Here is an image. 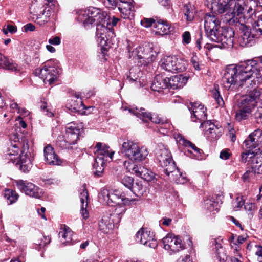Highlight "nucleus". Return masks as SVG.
Masks as SVG:
<instances>
[{
	"mask_svg": "<svg viewBox=\"0 0 262 262\" xmlns=\"http://www.w3.org/2000/svg\"><path fill=\"white\" fill-rule=\"evenodd\" d=\"M220 202L217 200V198L212 197L210 199H206L204 200V207L210 211H218L220 207Z\"/></svg>",
	"mask_w": 262,
	"mask_h": 262,
	"instance_id": "obj_40",
	"label": "nucleus"
},
{
	"mask_svg": "<svg viewBox=\"0 0 262 262\" xmlns=\"http://www.w3.org/2000/svg\"><path fill=\"white\" fill-rule=\"evenodd\" d=\"M123 204H120L117 205L116 208L115 209V213L113 214H110L111 217L115 219V217H117V220L115 221V223L117 224L119 223L121 219L122 215L126 211V208Z\"/></svg>",
	"mask_w": 262,
	"mask_h": 262,
	"instance_id": "obj_45",
	"label": "nucleus"
},
{
	"mask_svg": "<svg viewBox=\"0 0 262 262\" xmlns=\"http://www.w3.org/2000/svg\"><path fill=\"white\" fill-rule=\"evenodd\" d=\"M57 61L52 60L43 64L41 68H37L34 71L36 76L42 79L44 83L52 84L58 79L61 69L57 65Z\"/></svg>",
	"mask_w": 262,
	"mask_h": 262,
	"instance_id": "obj_6",
	"label": "nucleus"
},
{
	"mask_svg": "<svg viewBox=\"0 0 262 262\" xmlns=\"http://www.w3.org/2000/svg\"><path fill=\"white\" fill-rule=\"evenodd\" d=\"M176 139L180 144L191 149H188L187 151H185V155L198 160L202 158V154L203 153V151L198 148L193 143L185 139L181 135H179L176 138Z\"/></svg>",
	"mask_w": 262,
	"mask_h": 262,
	"instance_id": "obj_18",
	"label": "nucleus"
},
{
	"mask_svg": "<svg viewBox=\"0 0 262 262\" xmlns=\"http://www.w3.org/2000/svg\"><path fill=\"white\" fill-rule=\"evenodd\" d=\"M10 108L12 109H16L17 110V113L21 115H27L28 114V112L27 110L24 108H20L19 107L17 103L15 102H13L10 104Z\"/></svg>",
	"mask_w": 262,
	"mask_h": 262,
	"instance_id": "obj_62",
	"label": "nucleus"
},
{
	"mask_svg": "<svg viewBox=\"0 0 262 262\" xmlns=\"http://www.w3.org/2000/svg\"><path fill=\"white\" fill-rule=\"evenodd\" d=\"M230 7V5H227L220 2H214L211 4V9L215 13L222 14L226 12Z\"/></svg>",
	"mask_w": 262,
	"mask_h": 262,
	"instance_id": "obj_43",
	"label": "nucleus"
},
{
	"mask_svg": "<svg viewBox=\"0 0 262 262\" xmlns=\"http://www.w3.org/2000/svg\"><path fill=\"white\" fill-rule=\"evenodd\" d=\"M222 81L227 89L236 84L242 87L249 83L252 88L255 87L262 82V68L253 60L229 65L224 70Z\"/></svg>",
	"mask_w": 262,
	"mask_h": 262,
	"instance_id": "obj_1",
	"label": "nucleus"
},
{
	"mask_svg": "<svg viewBox=\"0 0 262 262\" xmlns=\"http://www.w3.org/2000/svg\"><path fill=\"white\" fill-rule=\"evenodd\" d=\"M109 148V146L107 145L98 142L94 148L95 150L94 151V152L97 154V157H104L105 160H107V158H109L111 160H112L114 152H110Z\"/></svg>",
	"mask_w": 262,
	"mask_h": 262,
	"instance_id": "obj_31",
	"label": "nucleus"
},
{
	"mask_svg": "<svg viewBox=\"0 0 262 262\" xmlns=\"http://www.w3.org/2000/svg\"><path fill=\"white\" fill-rule=\"evenodd\" d=\"M258 102L262 103V89L254 88L244 95L238 104L252 112Z\"/></svg>",
	"mask_w": 262,
	"mask_h": 262,
	"instance_id": "obj_11",
	"label": "nucleus"
},
{
	"mask_svg": "<svg viewBox=\"0 0 262 262\" xmlns=\"http://www.w3.org/2000/svg\"><path fill=\"white\" fill-rule=\"evenodd\" d=\"M120 151L131 161L137 162L143 161L148 154L146 148L140 147L137 143L127 139L124 140Z\"/></svg>",
	"mask_w": 262,
	"mask_h": 262,
	"instance_id": "obj_5",
	"label": "nucleus"
},
{
	"mask_svg": "<svg viewBox=\"0 0 262 262\" xmlns=\"http://www.w3.org/2000/svg\"><path fill=\"white\" fill-rule=\"evenodd\" d=\"M81 191L80 194V199L81 203L80 211L83 217L86 219L89 217V213L86 210L89 194L84 186H83Z\"/></svg>",
	"mask_w": 262,
	"mask_h": 262,
	"instance_id": "obj_35",
	"label": "nucleus"
},
{
	"mask_svg": "<svg viewBox=\"0 0 262 262\" xmlns=\"http://www.w3.org/2000/svg\"><path fill=\"white\" fill-rule=\"evenodd\" d=\"M212 95L213 97L215 99L216 102L218 104L219 106H223L225 103L224 101L221 97L219 91L215 89L212 91Z\"/></svg>",
	"mask_w": 262,
	"mask_h": 262,
	"instance_id": "obj_55",
	"label": "nucleus"
},
{
	"mask_svg": "<svg viewBox=\"0 0 262 262\" xmlns=\"http://www.w3.org/2000/svg\"><path fill=\"white\" fill-rule=\"evenodd\" d=\"M253 26L255 28L258 33L260 35H262V14L258 17L257 21H255L253 24Z\"/></svg>",
	"mask_w": 262,
	"mask_h": 262,
	"instance_id": "obj_61",
	"label": "nucleus"
},
{
	"mask_svg": "<svg viewBox=\"0 0 262 262\" xmlns=\"http://www.w3.org/2000/svg\"><path fill=\"white\" fill-rule=\"evenodd\" d=\"M191 41V35L189 31H185L182 34V43L184 45L189 44Z\"/></svg>",
	"mask_w": 262,
	"mask_h": 262,
	"instance_id": "obj_64",
	"label": "nucleus"
},
{
	"mask_svg": "<svg viewBox=\"0 0 262 262\" xmlns=\"http://www.w3.org/2000/svg\"><path fill=\"white\" fill-rule=\"evenodd\" d=\"M176 139L180 144L191 149H188L187 151H185V155L198 160L202 158V154L203 153V151L198 148L193 143L185 139L181 135H179L176 138Z\"/></svg>",
	"mask_w": 262,
	"mask_h": 262,
	"instance_id": "obj_19",
	"label": "nucleus"
},
{
	"mask_svg": "<svg viewBox=\"0 0 262 262\" xmlns=\"http://www.w3.org/2000/svg\"><path fill=\"white\" fill-rule=\"evenodd\" d=\"M16 184L18 189L25 192L26 195L35 198L40 197L41 191L34 184L23 180H17Z\"/></svg>",
	"mask_w": 262,
	"mask_h": 262,
	"instance_id": "obj_16",
	"label": "nucleus"
},
{
	"mask_svg": "<svg viewBox=\"0 0 262 262\" xmlns=\"http://www.w3.org/2000/svg\"><path fill=\"white\" fill-rule=\"evenodd\" d=\"M128 111L131 114L142 119L144 122H147L149 120L156 124L161 125L162 123L166 121L165 118L160 116L158 114H151L150 113H147L143 108H140V109L137 107L129 108Z\"/></svg>",
	"mask_w": 262,
	"mask_h": 262,
	"instance_id": "obj_13",
	"label": "nucleus"
},
{
	"mask_svg": "<svg viewBox=\"0 0 262 262\" xmlns=\"http://www.w3.org/2000/svg\"><path fill=\"white\" fill-rule=\"evenodd\" d=\"M59 237L60 242L64 246L73 245L74 241L73 239V232L71 229L65 225H63L59 232Z\"/></svg>",
	"mask_w": 262,
	"mask_h": 262,
	"instance_id": "obj_28",
	"label": "nucleus"
},
{
	"mask_svg": "<svg viewBox=\"0 0 262 262\" xmlns=\"http://www.w3.org/2000/svg\"><path fill=\"white\" fill-rule=\"evenodd\" d=\"M141 169L143 170L141 171V178L147 181H151L155 179V174L153 172L145 168H141Z\"/></svg>",
	"mask_w": 262,
	"mask_h": 262,
	"instance_id": "obj_49",
	"label": "nucleus"
},
{
	"mask_svg": "<svg viewBox=\"0 0 262 262\" xmlns=\"http://www.w3.org/2000/svg\"><path fill=\"white\" fill-rule=\"evenodd\" d=\"M167 88L173 90L183 88L187 83L188 78L182 75H176L170 78L167 77Z\"/></svg>",
	"mask_w": 262,
	"mask_h": 262,
	"instance_id": "obj_29",
	"label": "nucleus"
},
{
	"mask_svg": "<svg viewBox=\"0 0 262 262\" xmlns=\"http://www.w3.org/2000/svg\"><path fill=\"white\" fill-rule=\"evenodd\" d=\"M257 172H255L253 169L247 170L242 176V180L244 182H249L251 178L253 177Z\"/></svg>",
	"mask_w": 262,
	"mask_h": 262,
	"instance_id": "obj_59",
	"label": "nucleus"
},
{
	"mask_svg": "<svg viewBox=\"0 0 262 262\" xmlns=\"http://www.w3.org/2000/svg\"><path fill=\"white\" fill-rule=\"evenodd\" d=\"M254 152L255 151L247 150L246 152L242 153L241 155L242 161L244 163L250 162L252 158L254 156Z\"/></svg>",
	"mask_w": 262,
	"mask_h": 262,
	"instance_id": "obj_58",
	"label": "nucleus"
},
{
	"mask_svg": "<svg viewBox=\"0 0 262 262\" xmlns=\"http://www.w3.org/2000/svg\"><path fill=\"white\" fill-rule=\"evenodd\" d=\"M253 138L258 144H262V130L257 129L250 134V138Z\"/></svg>",
	"mask_w": 262,
	"mask_h": 262,
	"instance_id": "obj_54",
	"label": "nucleus"
},
{
	"mask_svg": "<svg viewBox=\"0 0 262 262\" xmlns=\"http://www.w3.org/2000/svg\"><path fill=\"white\" fill-rule=\"evenodd\" d=\"M160 132L163 134H167L168 132H172L173 128V126L167 119L160 125Z\"/></svg>",
	"mask_w": 262,
	"mask_h": 262,
	"instance_id": "obj_52",
	"label": "nucleus"
},
{
	"mask_svg": "<svg viewBox=\"0 0 262 262\" xmlns=\"http://www.w3.org/2000/svg\"><path fill=\"white\" fill-rule=\"evenodd\" d=\"M51 239V237L49 236H42V237L37 241L35 243V245H36V247H35L36 249L39 251L41 248H43L50 243Z\"/></svg>",
	"mask_w": 262,
	"mask_h": 262,
	"instance_id": "obj_48",
	"label": "nucleus"
},
{
	"mask_svg": "<svg viewBox=\"0 0 262 262\" xmlns=\"http://www.w3.org/2000/svg\"><path fill=\"white\" fill-rule=\"evenodd\" d=\"M178 170L179 169L178 168ZM170 174H171L172 176H175L176 177V179H173L176 181V182L177 183L179 184H184L186 182V179L185 177L183 175L182 173H181L180 171L179 172H170Z\"/></svg>",
	"mask_w": 262,
	"mask_h": 262,
	"instance_id": "obj_56",
	"label": "nucleus"
},
{
	"mask_svg": "<svg viewBox=\"0 0 262 262\" xmlns=\"http://www.w3.org/2000/svg\"><path fill=\"white\" fill-rule=\"evenodd\" d=\"M143 185L140 182L134 183L130 191L136 196L142 195L144 192Z\"/></svg>",
	"mask_w": 262,
	"mask_h": 262,
	"instance_id": "obj_50",
	"label": "nucleus"
},
{
	"mask_svg": "<svg viewBox=\"0 0 262 262\" xmlns=\"http://www.w3.org/2000/svg\"><path fill=\"white\" fill-rule=\"evenodd\" d=\"M136 238L138 243L150 248H155L158 245L154 232L148 228H141L136 233Z\"/></svg>",
	"mask_w": 262,
	"mask_h": 262,
	"instance_id": "obj_12",
	"label": "nucleus"
},
{
	"mask_svg": "<svg viewBox=\"0 0 262 262\" xmlns=\"http://www.w3.org/2000/svg\"><path fill=\"white\" fill-rule=\"evenodd\" d=\"M189 110L191 113V119L193 122L199 121L201 123L207 120L206 108L202 104L193 103L191 106L189 107Z\"/></svg>",
	"mask_w": 262,
	"mask_h": 262,
	"instance_id": "obj_24",
	"label": "nucleus"
},
{
	"mask_svg": "<svg viewBox=\"0 0 262 262\" xmlns=\"http://www.w3.org/2000/svg\"><path fill=\"white\" fill-rule=\"evenodd\" d=\"M213 244H215L216 249V255L220 262H227L228 257L227 255V251L223 247L221 244L214 240Z\"/></svg>",
	"mask_w": 262,
	"mask_h": 262,
	"instance_id": "obj_39",
	"label": "nucleus"
},
{
	"mask_svg": "<svg viewBox=\"0 0 262 262\" xmlns=\"http://www.w3.org/2000/svg\"><path fill=\"white\" fill-rule=\"evenodd\" d=\"M176 139L180 144L191 149H188L187 151H185V155L198 160L202 158V154L203 153V151L198 148L193 143L185 139L181 135H179L176 138Z\"/></svg>",
	"mask_w": 262,
	"mask_h": 262,
	"instance_id": "obj_20",
	"label": "nucleus"
},
{
	"mask_svg": "<svg viewBox=\"0 0 262 262\" xmlns=\"http://www.w3.org/2000/svg\"><path fill=\"white\" fill-rule=\"evenodd\" d=\"M0 67L20 74L23 73L25 69V66L13 62L1 53H0Z\"/></svg>",
	"mask_w": 262,
	"mask_h": 262,
	"instance_id": "obj_25",
	"label": "nucleus"
},
{
	"mask_svg": "<svg viewBox=\"0 0 262 262\" xmlns=\"http://www.w3.org/2000/svg\"><path fill=\"white\" fill-rule=\"evenodd\" d=\"M252 111L240 104H238V109L235 112V118L236 121L241 122L248 118Z\"/></svg>",
	"mask_w": 262,
	"mask_h": 262,
	"instance_id": "obj_41",
	"label": "nucleus"
},
{
	"mask_svg": "<svg viewBox=\"0 0 262 262\" xmlns=\"http://www.w3.org/2000/svg\"><path fill=\"white\" fill-rule=\"evenodd\" d=\"M226 21L231 26L238 27L241 31V36L238 38V42L239 46L243 47H250L252 45L255 38L260 35L257 30L252 26V28L245 25L243 22L242 17L236 18L234 14H229L226 17Z\"/></svg>",
	"mask_w": 262,
	"mask_h": 262,
	"instance_id": "obj_3",
	"label": "nucleus"
},
{
	"mask_svg": "<svg viewBox=\"0 0 262 262\" xmlns=\"http://www.w3.org/2000/svg\"><path fill=\"white\" fill-rule=\"evenodd\" d=\"M244 205V200L242 196H238L232 201V206L234 210H237Z\"/></svg>",
	"mask_w": 262,
	"mask_h": 262,
	"instance_id": "obj_53",
	"label": "nucleus"
},
{
	"mask_svg": "<svg viewBox=\"0 0 262 262\" xmlns=\"http://www.w3.org/2000/svg\"><path fill=\"white\" fill-rule=\"evenodd\" d=\"M204 28L207 37L211 41L220 44L221 28L220 21L214 15H206L205 17Z\"/></svg>",
	"mask_w": 262,
	"mask_h": 262,
	"instance_id": "obj_8",
	"label": "nucleus"
},
{
	"mask_svg": "<svg viewBox=\"0 0 262 262\" xmlns=\"http://www.w3.org/2000/svg\"><path fill=\"white\" fill-rule=\"evenodd\" d=\"M154 26L156 29L155 32L157 35L163 36L171 33L173 30L171 24L166 20L157 19Z\"/></svg>",
	"mask_w": 262,
	"mask_h": 262,
	"instance_id": "obj_27",
	"label": "nucleus"
},
{
	"mask_svg": "<svg viewBox=\"0 0 262 262\" xmlns=\"http://www.w3.org/2000/svg\"><path fill=\"white\" fill-rule=\"evenodd\" d=\"M45 160L49 165H60L62 163V160L54 151L53 148L48 145L44 148Z\"/></svg>",
	"mask_w": 262,
	"mask_h": 262,
	"instance_id": "obj_26",
	"label": "nucleus"
},
{
	"mask_svg": "<svg viewBox=\"0 0 262 262\" xmlns=\"http://www.w3.org/2000/svg\"><path fill=\"white\" fill-rule=\"evenodd\" d=\"M254 156L251 159V169L257 174H262V153H254Z\"/></svg>",
	"mask_w": 262,
	"mask_h": 262,
	"instance_id": "obj_36",
	"label": "nucleus"
},
{
	"mask_svg": "<svg viewBox=\"0 0 262 262\" xmlns=\"http://www.w3.org/2000/svg\"><path fill=\"white\" fill-rule=\"evenodd\" d=\"M244 145L247 149H249L248 150L252 151L253 149L255 148L258 145V144L253 138H250L249 135L248 138L244 142Z\"/></svg>",
	"mask_w": 262,
	"mask_h": 262,
	"instance_id": "obj_51",
	"label": "nucleus"
},
{
	"mask_svg": "<svg viewBox=\"0 0 262 262\" xmlns=\"http://www.w3.org/2000/svg\"><path fill=\"white\" fill-rule=\"evenodd\" d=\"M155 155L160 165L164 168L166 175L169 176L170 172H179L170 152L165 146L162 144H158L155 149Z\"/></svg>",
	"mask_w": 262,
	"mask_h": 262,
	"instance_id": "obj_7",
	"label": "nucleus"
},
{
	"mask_svg": "<svg viewBox=\"0 0 262 262\" xmlns=\"http://www.w3.org/2000/svg\"><path fill=\"white\" fill-rule=\"evenodd\" d=\"M156 22V20L153 18H144L141 20L140 24L142 26L145 28H148L151 26L153 24L155 25Z\"/></svg>",
	"mask_w": 262,
	"mask_h": 262,
	"instance_id": "obj_60",
	"label": "nucleus"
},
{
	"mask_svg": "<svg viewBox=\"0 0 262 262\" xmlns=\"http://www.w3.org/2000/svg\"><path fill=\"white\" fill-rule=\"evenodd\" d=\"M140 70L137 66L133 67L130 69L129 72L126 73V81L129 82L136 81L140 77Z\"/></svg>",
	"mask_w": 262,
	"mask_h": 262,
	"instance_id": "obj_42",
	"label": "nucleus"
},
{
	"mask_svg": "<svg viewBox=\"0 0 262 262\" xmlns=\"http://www.w3.org/2000/svg\"><path fill=\"white\" fill-rule=\"evenodd\" d=\"M10 140L6 158L15 164L21 171L29 172L32 166V158L28 151V141L18 133L12 135Z\"/></svg>",
	"mask_w": 262,
	"mask_h": 262,
	"instance_id": "obj_2",
	"label": "nucleus"
},
{
	"mask_svg": "<svg viewBox=\"0 0 262 262\" xmlns=\"http://www.w3.org/2000/svg\"><path fill=\"white\" fill-rule=\"evenodd\" d=\"M121 183L126 188L130 190L134 184V179L131 177L125 176L122 179Z\"/></svg>",
	"mask_w": 262,
	"mask_h": 262,
	"instance_id": "obj_57",
	"label": "nucleus"
},
{
	"mask_svg": "<svg viewBox=\"0 0 262 262\" xmlns=\"http://www.w3.org/2000/svg\"><path fill=\"white\" fill-rule=\"evenodd\" d=\"M176 139L180 144L191 149H188L187 151H185V155L198 160L202 158V154L203 153V151L198 148L193 143L185 139L181 135H179L176 138Z\"/></svg>",
	"mask_w": 262,
	"mask_h": 262,
	"instance_id": "obj_21",
	"label": "nucleus"
},
{
	"mask_svg": "<svg viewBox=\"0 0 262 262\" xmlns=\"http://www.w3.org/2000/svg\"><path fill=\"white\" fill-rule=\"evenodd\" d=\"M244 12H245L244 7L243 6H242V5L238 3H235L233 11L230 13H227L225 15V21H226V17L227 16V15H229V14H234V15H235V17H236V18L242 17V19H243V22L244 23L245 21H244V18L243 16V14Z\"/></svg>",
	"mask_w": 262,
	"mask_h": 262,
	"instance_id": "obj_44",
	"label": "nucleus"
},
{
	"mask_svg": "<svg viewBox=\"0 0 262 262\" xmlns=\"http://www.w3.org/2000/svg\"><path fill=\"white\" fill-rule=\"evenodd\" d=\"M115 219L108 216H103L99 223V229L104 233H109L114 228Z\"/></svg>",
	"mask_w": 262,
	"mask_h": 262,
	"instance_id": "obj_33",
	"label": "nucleus"
},
{
	"mask_svg": "<svg viewBox=\"0 0 262 262\" xmlns=\"http://www.w3.org/2000/svg\"><path fill=\"white\" fill-rule=\"evenodd\" d=\"M160 67L166 71L173 73L183 72L186 70L187 60L178 56H167L162 58L159 63Z\"/></svg>",
	"mask_w": 262,
	"mask_h": 262,
	"instance_id": "obj_10",
	"label": "nucleus"
},
{
	"mask_svg": "<svg viewBox=\"0 0 262 262\" xmlns=\"http://www.w3.org/2000/svg\"><path fill=\"white\" fill-rule=\"evenodd\" d=\"M82 128V125L81 124L72 122L67 124L64 136L72 146L77 143Z\"/></svg>",
	"mask_w": 262,
	"mask_h": 262,
	"instance_id": "obj_15",
	"label": "nucleus"
},
{
	"mask_svg": "<svg viewBox=\"0 0 262 262\" xmlns=\"http://www.w3.org/2000/svg\"><path fill=\"white\" fill-rule=\"evenodd\" d=\"M253 116L257 123L262 122V106L258 107Z\"/></svg>",
	"mask_w": 262,
	"mask_h": 262,
	"instance_id": "obj_63",
	"label": "nucleus"
},
{
	"mask_svg": "<svg viewBox=\"0 0 262 262\" xmlns=\"http://www.w3.org/2000/svg\"><path fill=\"white\" fill-rule=\"evenodd\" d=\"M200 128H205V135L212 140H216L222 135V127L215 125L211 120H207L204 122H202Z\"/></svg>",
	"mask_w": 262,
	"mask_h": 262,
	"instance_id": "obj_23",
	"label": "nucleus"
},
{
	"mask_svg": "<svg viewBox=\"0 0 262 262\" xmlns=\"http://www.w3.org/2000/svg\"><path fill=\"white\" fill-rule=\"evenodd\" d=\"M100 200L110 206H115L120 204H128L132 201L126 196L124 192L119 190H101L99 195Z\"/></svg>",
	"mask_w": 262,
	"mask_h": 262,
	"instance_id": "obj_9",
	"label": "nucleus"
},
{
	"mask_svg": "<svg viewBox=\"0 0 262 262\" xmlns=\"http://www.w3.org/2000/svg\"><path fill=\"white\" fill-rule=\"evenodd\" d=\"M105 21L102 25L97 26L96 36L97 41L101 46H105L107 45L108 41V37H107V29L104 25Z\"/></svg>",
	"mask_w": 262,
	"mask_h": 262,
	"instance_id": "obj_32",
	"label": "nucleus"
},
{
	"mask_svg": "<svg viewBox=\"0 0 262 262\" xmlns=\"http://www.w3.org/2000/svg\"><path fill=\"white\" fill-rule=\"evenodd\" d=\"M54 4L49 5H44L43 10L40 13L35 15V21L40 26L45 25L50 19V18H53L54 16Z\"/></svg>",
	"mask_w": 262,
	"mask_h": 262,
	"instance_id": "obj_22",
	"label": "nucleus"
},
{
	"mask_svg": "<svg viewBox=\"0 0 262 262\" xmlns=\"http://www.w3.org/2000/svg\"><path fill=\"white\" fill-rule=\"evenodd\" d=\"M166 79L167 77L164 78L160 75H156L151 85V90L154 91L160 92L162 89L167 88Z\"/></svg>",
	"mask_w": 262,
	"mask_h": 262,
	"instance_id": "obj_37",
	"label": "nucleus"
},
{
	"mask_svg": "<svg viewBox=\"0 0 262 262\" xmlns=\"http://www.w3.org/2000/svg\"><path fill=\"white\" fill-rule=\"evenodd\" d=\"M164 248L167 251L177 252L184 248V245L180 237L172 234H168L162 239Z\"/></svg>",
	"mask_w": 262,
	"mask_h": 262,
	"instance_id": "obj_14",
	"label": "nucleus"
},
{
	"mask_svg": "<svg viewBox=\"0 0 262 262\" xmlns=\"http://www.w3.org/2000/svg\"><path fill=\"white\" fill-rule=\"evenodd\" d=\"M4 195L10 204L15 203L18 200L19 196L18 193L12 189L6 190Z\"/></svg>",
	"mask_w": 262,
	"mask_h": 262,
	"instance_id": "obj_47",
	"label": "nucleus"
},
{
	"mask_svg": "<svg viewBox=\"0 0 262 262\" xmlns=\"http://www.w3.org/2000/svg\"><path fill=\"white\" fill-rule=\"evenodd\" d=\"M133 0H120L118 3L120 12L124 15V18L128 17L134 10Z\"/></svg>",
	"mask_w": 262,
	"mask_h": 262,
	"instance_id": "obj_34",
	"label": "nucleus"
},
{
	"mask_svg": "<svg viewBox=\"0 0 262 262\" xmlns=\"http://www.w3.org/2000/svg\"><path fill=\"white\" fill-rule=\"evenodd\" d=\"M56 146L61 149H74V147L67 141L64 136H59L56 141Z\"/></svg>",
	"mask_w": 262,
	"mask_h": 262,
	"instance_id": "obj_46",
	"label": "nucleus"
},
{
	"mask_svg": "<svg viewBox=\"0 0 262 262\" xmlns=\"http://www.w3.org/2000/svg\"><path fill=\"white\" fill-rule=\"evenodd\" d=\"M149 52H152L151 48L149 47L139 46L133 51V53L137 56L139 59L146 60V62L149 63L154 60V56Z\"/></svg>",
	"mask_w": 262,
	"mask_h": 262,
	"instance_id": "obj_30",
	"label": "nucleus"
},
{
	"mask_svg": "<svg viewBox=\"0 0 262 262\" xmlns=\"http://www.w3.org/2000/svg\"><path fill=\"white\" fill-rule=\"evenodd\" d=\"M234 32L230 27L222 28L220 37L222 40L220 41L218 44V48H232L234 45Z\"/></svg>",
	"mask_w": 262,
	"mask_h": 262,
	"instance_id": "obj_17",
	"label": "nucleus"
},
{
	"mask_svg": "<svg viewBox=\"0 0 262 262\" xmlns=\"http://www.w3.org/2000/svg\"><path fill=\"white\" fill-rule=\"evenodd\" d=\"M77 16L76 19L79 22L82 23L86 28H89L92 25H102L104 19L106 18V14L100 9L91 7L86 10L76 11Z\"/></svg>",
	"mask_w": 262,
	"mask_h": 262,
	"instance_id": "obj_4",
	"label": "nucleus"
},
{
	"mask_svg": "<svg viewBox=\"0 0 262 262\" xmlns=\"http://www.w3.org/2000/svg\"><path fill=\"white\" fill-rule=\"evenodd\" d=\"M106 161H107V160H105L104 157H96L95 158L93 167L94 169L93 172L96 177H100L102 176Z\"/></svg>",
	"mask_w": 262,
	"mask_h": 262,
	"instance_id": "obj_38",
	"label": "nucleus"
}]
</instances>
